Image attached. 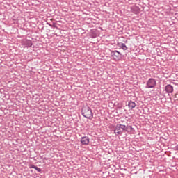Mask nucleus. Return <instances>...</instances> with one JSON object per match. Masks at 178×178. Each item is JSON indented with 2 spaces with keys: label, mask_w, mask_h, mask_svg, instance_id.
<instances>
[{
  "label": "nucleus",
  "mask_w": 178,
  "mask_h": 178,
  "mask_svg": "<svg viewBox=\"0 0 178 178\" xmlns=\"http://www.w3.org/2000/svg\"><path fill=\"white\" fill-rule=\"evenodd\" d=\"M128 106L129 108V109H134V108H136V102H133V101H129L128 103Z\"/></svg>",
  "instance_id": "obj_7"
},
{
  "label": "nucleus",
  "mask_w": 178,
  "mask_h": 178,
  "mask_svg": "<svg viewBox=\"0 0 178 178\" xmlns=\"http://www.w3.org/2000/svg\"><path fill=\"white\" fill-rule=\"evenodd\" d=\"M111 55L115 60H120L122 59V54L116 50L111 51Z\"/></svg>",
  "instance_id": "obj_4"
},
{
  "label": "nucleus",
  "mask_w": 178,
  "mask_h": 178,
  "mask_svg": "<svg viewBox=\"0 0 178 178\" xmlns=\"http://www.w3.org/2000/svg\"><path fill=\"white\" fill-rule=\"evenodd\" d=\"M81 115L83 118H86V119H92V118H94L92 110L88 106H83L81 109Z\"/></svg>",
  "instance_id": "obj_1"
},
{
  "label": "nucleus",
  "mask_w": 178,
  "mask_h": 178,
  "mask_svg": "<svg viewBox=\"0 0 178 178\" xmlns=\"http://www.w3.org/2000/svg\"><path fill=\"white\" fill-rule=\"evenodd\" d=\"M165 91H166L167 94H172L173 92V86L170 84L165 86Z\"/></svg>",
  "instance_id": "obj_6"
},
{
  "label": "nucleus",
  "mask_w": 178,
  "mask_h": 178,
  "mask_svg": "<svg viewBox=\"0 0 178 178\" xmlns=\"http://www.w3.org/2000/svg\"><path fill=\"white\" fill-rule=\"evenodd\" d=\"M176 95H175V98H177V96H176Z\"/></svg>",
  "instance_id": "obj_14"
},
{
  "label": "nucleus",
  "mask_w": 178,
  "mask_h": 178,
  "mask_svg": "<svg viewBox=\"0 0 178 178\" xmlns=\"http://www.w3.org/2000/svg\"><path fill=\"white\" fill-rule=\"evenodd\" d=\"M25 45L27 48H31V47H33V42H31V40H27L25 42Z\"/></svg>",
  "instance_id": "obj_9"
},
{
  "label": "nucleus",
  "mask_w": 178,
  "mask_h": 178,
  "mask_svg": "<svg viewBox=\"0 0 178 178\" xmlns=\"http://www.w3.org/2000/svg\"><path fill=\"white\" fill-rule=\"evenodd\" d=\"M155 86H156V81L153 78H150L146 83V88H154Z\"/></svg>",
  "instance_id": "obj_3"
},
{
  "label": "nucleus",
  "mask_w": 178,
  "mask_h": 178,
  "mask_svg": "<svg viewBox=\"0 0 178 178\" xmlns=\"http://www.w3.org/2000/svg\"><path fill=\"white\" fill-rule=\"evenodd\" d=\"M47 24H48L50 27H56L55 23H53V24H51L47 22Z\"/></svg>",
  "instance_id": "obj_11"
},
{
  "label": "nucleus",
  "mask_w": 178,
  "mask_h": 178,
  "mask_svg": "<svg viewBox=\"0 0 178 178\" xmlns=\"http://www.w3.org/2000/svg\"><path fill=\"white\" fill-rule=\"evenodd\" d=\"M124 131H129V127L123 124H117L114 129L115 136H122Z\"/></svg>",
  "instance_id": "obj_2"
},
{
  "label": "nucleus",
  "mask_w": 178,
  "mask_h": 178,
  "mask_svg": "<svg viewBox=\"0 0 178 178\" xmlns=\"http://www.w3.org/2000/svg\"><path fill=\"white\" fill-rule=\"evenodd\" d=\"M175 151H178V145L177 146H175Z\"/></svg>",
  "instance_id": "obj_13"
},
{
  "label": "nucleus",
  "mask_w": 178,
  "mask_h": 178,
  "mask_svg": "<svg viewBox=\"0 0 178 178\" xmlns=\"http://www.w3.org/2000/svg\"><path fill=\"white\" fill-rule=\"evenodd\" d=\"M81 143L83 145H88V144H90V138L88 136L82 137L81 139Z\"/></svg>",
  "instance_id": "obj_5"
},
{
  "label": "nucleus",
  "mask_w": 178,
  "mask_h": 178,
  "mask_svg": "<svg viewBox=\"0 0 178 178\" xmlns=\"http://www.w3.org/2000/svg\"><path fill=\"white\" fill-rule=\"evenodd\" d=\"M176 95H175V98H177V96H176Z\"/></svg>",
  "instance_id": "obj_15"
},
{
  "label": "nucleus",
  "mask_w": 178,
  "mask_h": 178,
  "mask_svg": "<svg viewBox=\"0 0 178 178\" xmlns=\"http://www.w3.org/2000/svg\"><path fill=\"white\" fill-rule=\"evenodd\" d=\"M121 48L123 51H127V46L124 43H121Z\"/></svg>",
  "instance_id": "obj_10"
},
{
  "label": "nucleus",
  "mask_w": 178,
  "mask_h": 178,
  "mask_svg": "<svg viewBox=\"0 0 178 178\" xmlns=\"http://www.w3.org/2000/svg\"><path fill=\"white\" fill-rule=\"evenodd\" d=\"M127 127H128V129H130V130H133V127L131 126H127Z\"/></svg>",
  "instance_id": "obj_12"
},
{
  "label": "nucleus",
  "mask_w": 178,
  "mask_h": 178,
  "mask_svg": "<svg viewBox=\"0 0 178 178\" xmlns=\"http://www.w3.org/2000/svg\"><path fill=\"white\" fill-rule=\"evenodd\" d=\"M29 168H30V169H35V170H37V172H41V168H40L33 164L30 165Z\"/></svg>",
  "instance_id": "obj_8"
}]
</instances>
